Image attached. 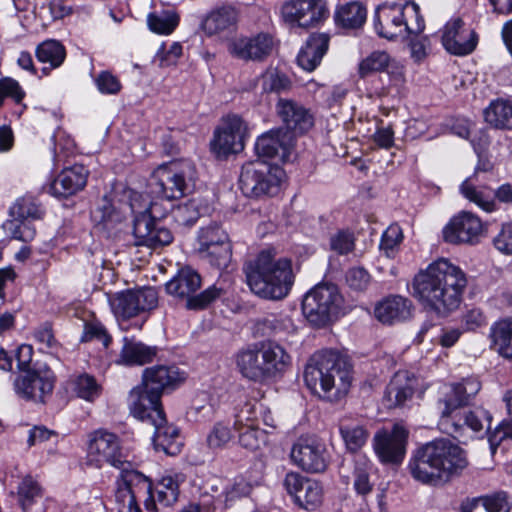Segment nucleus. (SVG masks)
<instances>
[{"mask_svg":"<svg viewBox=\"0 0 512 512\" xmlns=\"http://www.w3.org/2000/svg\"><path fill=\"white\" fill-rule=\"evenodd\" d=\"M467 284L459 266L440 258L414 276L413 296L425 309L447 316L460 306Z\"/></svg>","mask_w":512,"mask_h":512,"instance_id":"f257e3e1","label":"nucleus"},{"mask_svg":"<svg viewBox=\"0 0 512 512\" xmlns=\"http://www.w3.org/2000/svg\"><path fill=\"white\" fill-rule=\"evenodd\" d=\"M469 465L467 454L446 438L422 444L408 462L411 477L424 485L438 486L460 475Z\"/></svg>","mask_w":512,"mask_h":512,"instance_id":"f03ea898","label":"nucleus"},{"mask_svg":"<svg viewBox=\"0 0 512 512\" xmlns=\"http://www.w3.org/2000/svg\"><path fill=\"white\" fill-rule=\"evenodd\" d=\"M307 388L319 397L337 401L347 394L351 384V365L348 358L337 350L315 352L304 370Z\"/></svg>","mask_w":512,"mask_h":512,"instance_id":"7ed1b4c3","label":"nucleus"},{"mask_svg":"<svg viewBox=\"0 0 512 512\" xmlns=\"http://www.w3.org/2000/svg\"><path fill=\"white\" fill-rule=\"evenodd\" d=\"M480 389V382L474 378L464 379L460 383L447 386V391L440 400L443 408L439 426L443 432L457 438L461 435L464 426L474 432H479L485 427L489 428L492 417L487 410L478 407L464 413L460 411V408L467 405Z\"/></svg>","mask_w":512,"mask_h":512,"instance_id":"20e7f679","label":"nucleus"},{"mask_svg":"<svg viewBox=\"0 0 512 512\" xmlns=\"http://www.w3.org/2000/svg\"><path fill=\"white\" fill-rule=\"evenodd\" d=\"M275 256L274 249L262 250L243 268L251 291L264 299L286 297L294 282L291 261L288 258L275 259Z\"/></svg>","mask_w":512,"mask_h":512,"instance_id":"39448f33","label":"nucleus"},{"mask_svg":"<svg viewBox=\"0 0 512 512\" xmlns=\"http://www.w3.org/2000/svg\"><path fill=\"white\" fill-rule=\"evenodd\" d=\"M123 204L125 211L135 215L133 220L134 245L148 248H159L173 241L172 232L156 221V198L149 193H141L131 189L124 191Z\"/></svg>","mask_w":512,"mask_h":512,"instance_id":"423d86ee","label":"nucleus"},{"mask_svg":"<svg viewBox=\"0 0 512 512\" xmlns=\"http://www.w3.org/2000/svg\"><path fill=\"white\" fill-rule=\"evenodd\" d=\"M236 364L240 373L262 382L282 375L291 364V357L275 341H261L238 352Z\"/></svg>","mask_w":512,"mask_h":512,"instance_id":"0eeeda50","label":"nucleus"},{"mask_svg":"<svg viewBox=\"0 0 512 512\" xmlns=\"http://www.w3.org/2000/svg\"><path fill=\"white\" fill-rule=\"evenodd\" d=\"M373 23L378 36L388 40L411 38L425 28L420 8L415 2L383 3L377 7Z\"/></svg>","mask_w":512,"mask_h":512,"instance_id":"6e6552de","label":"nucleus"},{"mask_svg":"<svg viewBox=\"0 0 512 512\" xmlns=\"http://www.w3.org/2000/svg\"><path fill=\"white\" fill-rule=\"evenodd\" d=\"M196 178V168L191 161H172L154 171L148 185L149 193L158 200H177L193 191Z\"/></svg>","mask_w":512,"mask_h":512,"instance_id":"1a4fd4ad","label":"nucleus"},{"mask_svg":"<svg viewBox=\"0 0 512 512\" xmlns=\"http://www.w3.org/2000/svg\"><path fill=\"white\" fill-rule=\"evenodd\" d=\"M118 469L123 482L116 494L120 512H157L148 477L133 469L128 461Z\"/></svg>","mask_w":512,"mask_h":512,"instance_id":"9d476101","label":"nucleus"},{"mask_svg":"<svg viewBox=\"0 0 512 512\" xmlns=\"http://www.w3.org/2000/svg\"><path fill=\"white\" fill-rule=\"evenodd\" d=\"M201 276L191 267H182L175 276L165 284L168 294L185 300L189 310L205 309L210 303L220 298L225 290L214 284L204 291L195 294L201 287Z\"/></svg>","mask_w":512,"mask_h":512,"instance_id":"9b49d317","label":"nucleus"},{"mask_svg":"<svg viewBox=\"0 0 512 512\" xmlns=\"http://www.w3.org/2000/svg\"><path fill=\"white\" fill-rule=\"evenodd\" d=\"M284 171L266 161L255 160L242 166L239 188L247 197L273 196L279 191Z\"/></svg>","mask_w":512,"mask_h":512,"instance_id":"f8f14e48","label":"nucleus"},{"mask_svg":"<svg viewBox=\"0 0 512 512\" xmlns=\"http://www.w3.org/2000/svg\"><path fill=\"white\" fill-rule=\"evenodd\" d=\"M343 298L334 284L322 283L307 292L302 301L306 319L316 327H323L338 316Z\"/></svg>","mask_w":512,"mask_h":512,"instance_id":"ddd939ff","label":"nucleus"},{"mask_svg":"<svg viewBox=\"0 0 512 512\" xmlns=\"http://www.w3.org/2000/svg\"><path fill=\"white\" fill-rule=\"evenodd\" d=\"M109 302L114 315L125 320L154 309L158 303V294L152 287L128 289L116 293Z\"/></svg>","mask_w":512,"mask_h":512,"instance_id":"4468645a","label":"nucleus"},{"mask_svg":"<svg viewBox=\"0 0 512 512\" xmlns=\"http://www.w3.org/2000/svg\"><path fill=\"white\" fill-rule=\"evenodd\" d=\"M479 42V35L461 17H452L441 30V43L451 55L464 57L472 54Z\"/></svg>","mask_w":512,"mask_h":512,"instance_id":"2eb2a0df","label":"nucleus"},{"mask_svg":"<svg viewBox=\"0 0 512 512\" xmlns=\"http://www.w3.org/2000/svg\"><path fill=\"white\" fill-rule=\"evenodd\" d=\"M88 460L98 468L105 464L116 468L127 465L118 436L104 429L96 430L90 435Z\"/></svg>","mask_w":512,"mask_h":512,"instance_id":"dca6fc26","label":"nucleus"},{"mask_svg":"<svg viewBox=\"0 0 512 512\" xmlns=\"http://www.w3.org/2000/svg\"><path fill=\"white\" fill-rule=\"evenodd\" d=\"M328 13L324 0H287L281 7L284 21L302 28L317 26Z\"/></svg>","mask_w":512,"mask_h":512,"instance_id":"f3484780","label":"nucleus"},{"mask_svg":"<svg viewBox=\"0 0 512 512\" xmlns=\"http://www.w3.org/2000/svg\"><path fill=\"white\" fill-rule=\"evenodd\" d=\"M291 459L302 470L319 473L327 468V451L323 442L315 436H301L294 443Z\"/></svg>","mask_w":512,"mask_h":512,"instance_id":"a211bd4d","label":"nucleus"},{"mask_svg":"<svg viewBox=\"0 0 512 512\" xmlns=\"http://www.w3.org/2000/svg\"><path fill=\"white\" fill-rule=\"evenodd\" d=\"M54 388V374L48 369L26 370L14 380L15 393L22 399L43 403Z\"/></svg>","mask_w":512,"mask_h":512,"instance_id":"6ab92c4d","label":"nucleus"},{"mask_svg":"<svg viewBox=\"0 0 512 512\" xmlns=\"http://www.w3.org/2000/svg\"><path fill=\"white\" fill-rule=\"evenodd\" d=\"M247 126L238 115H228L223 119L222 126L215 131L211 143L213 151L218 156L226 157L232 153H239L244 148Z\"/></svg>","mask_w":512,"mask_h":512,"instance_id":"aec40b11","label":"nucleus"},{"mask_svg":"<svg viewBox=\"0 0 512 512\" xmlns=\"http://www.w3.org/2000/svg\"><path fill=\"white\" fill-rule=\"evenodd\" d=\"M476 176L466 178L460 185V193L470 202L475 203L486 212L495 211L497 206L495 199L503 203H512V186L508 183L501 185L496 190L485 186L475 185Z\"/></svg>","mask_w":512,"mask_h":512,"instance_id":"412c9836","label":"nucleus"},{"mask_svg":"<svg viewBox=\"0 0 512 512\" xmlns=\"http://www.w3.org/2000/svg\"><path fill=\"white\" fill-rule=\"evenodd\" d=\"M284 487L288 494L293 497L294 502L306 510H314L322 502L323 489L321 484L297 472L286 474Z\"/></svg>","mask_w":512,"mask_h":512,"instance_id":"4be33fe9","label":"nucleus"},{"mask_svg":"<svg viewBox=\"0 0 512 512\" xmlns=\"http://www.w3.org/2000/svg\"><path fill=\"white\" fill-rule=\"evenodd\" d=\"M407 437V430L394 424L391 431L381 430L376 433L374 450L382 462L399 463L405 455Z\"/></svg>","mask_w":512,"mask_h":512,"instance_id":"5701e85b","label":"nucleus"},{"mask_svg":"<svg viewBox=\"0 0 512 512\" xmlns=\"http://www.w3.org/2000/svg\"><path fill=\"white\" fill-rule=\"evenodd\" d=\"M481 231L480 218L471 212L462 211L444 227L443 238L451 244H473L478 240Z\"/></svg>","mask_w":512,"mask_h":512,"instance_id":"b1692460","label":"nucleus"},{"mask_svg":"<svg viewBox=\"0 0 512 512\" xmlns=\"http://www.w3.org/2000/svg\"><path fill=\"white\" fill-rule=\"evenodd\" d=\"M161 395L144 387L142 384L134 388L129 395L130 413L141 421L153 422L162 421L164 414Z\"/></svg>","mask_w":512,"mask_h":512,"instance_id":"393cba45","label":"nucleus"},{"mask_svg":"<svg viewBox=\"0 0 512 512\" xmlns=\"http://www.w3.org/2000/svg\"><path fill=\"white\" fill-rule=\"evenodd\" d=\"M272 49L273 39L266 33L236 38L228 46L232 56L244 61H263L271 54Z\"/></svg>","mask_w":512,"mask_h":512,"instance_id":"a878e982","label":"nucleus"},{"mask_svg":"<svg viewBox=\"0 0 512 512\" xmlns=\"http://www.w3.org/2000/svg\"><path fill=\"white\" fill-rule=\"evenodd\" d=\"M277 114L283 122L285 131L292 134H303L312 128L314 118L310 111L302 104L291 100L280 98L276 105Z\"/></svg>","mask_w":512,"mask_h":512,"instance_id":"bb28decb","label":"nucleus"},{"mask_svg":"<svg viewBox=\"0 0 512 512\" xmlns=\"http://www.w3.org/2000/svg\"><path fill=\"white\" fill-rule=\"evenodd\" d=\"M293 141V134L282 128L270 130L258 137L255 143V151L259 157L279 158L285 161L289 157Z\"/></svg>","mask_w":512,"mask_h":512,"instance_id":"cd10ccee","label":"nucleus"},{"mask_svg":"<svg viewBox=\"0 0 512 512\" xmlns=\"http://www.w3.org/2000/svg\"><path fill=\"white\" fill-rule=\"evenodd\" d=\"M185 380L184 372L174 365H155L143 370L142 384L162 396L167 389H174Z\"/></svg>","mask_w":512,"mask_h":512,"instance_id":"c85d7f7f","label":"nucleus"},{"mask_svg":"<svg viewBox=\"0 0 512 512\" xmlns=\"http://www.w3.org/2000/svg\"><path fill=\"white\" fill-rule=\"evenodd\" d=\"M87 177L88 170L83 165L65 168L51 182L48 192L57 198H68L86 186Z\"/></svg>","mask_w":512,"mask_h":512,"instance_id":"c756f323","label":"nucleus"},{"mask_svg":"<svg viewBox=\"0 0 512 512\" xmlns=\"http://www.w3.org/2000/svg\"><path fill=\"white\" fill-rule=\"evenodd\" d=\"M415 386L416 379L408 371L395 373L385 391V406L389 409L404 406L412 398Z\"/></svg>","mask_w":512,"mask_h":512,"instance_id":"7c9ffc66","label":"nucleus"},{"mask_svg":"<svg viewBox=\"0 0 512 512\" xmlns=\"http://www.w3.org/2000/svg\"><path fill=\"white\" fill-rule=\"evenodd\" d=\"M382 71H387L396 83L403 81V66L395 62L385 51H374L359 63L358 73L360 78Z\"/></svg>","mask_w":512,"mask_h":512,"instance_id":"2f4dec72","label":"nucleus"},{"mask_svg":"<svg viewBox=\"0 0 512 512\" xmlns=\"http://www.w3.org/2000/svg\"><path fill=\"white\" fill-rule=\"evenodd\" d=\"M374 314L383 324L404 322L411 317L412 302L399 295L389 296L376 305Z\"/></svg>","mask_w":512,"mask_h":512,"instance_id":"473e14b6","label":"nucleus"},{"mask_svg":"<svg viewBox=\"0 0 512 512\" xmlns=\"http://www.w3.org/2000/svg\"><path fill=\"white\" fill-rule=\"evenodd\" d=\"M329 46V37L324 33L312 34L297 56L300 67L306 71H313L321 62Z\"/></svg>","mask_w":512,"mask_h":512,"instance_id":"72a5a7b5","label":"nucleus"},{"mask_svg":"<svg viewBox=\"0 0 512 512\" xmlns=\"http://www.w3.org/2000/svg\"><path fill=\"white\" fill-rule=\"evenodd\" d=\"M151 424L155 429L152 438L155 450H161L168 455L178 454L181 450L179 429L167 422L165 413L162 414V421H156L155 419Z\"/></svg>","mask_w":512,"mask_h":512,"instance_id":"f704fd0d","label":"nucleus"},{"mask_svg":"<svg viewBox=\"0 0 512 512\" xmlns=\"http://www.w3.org/2000/svg\"><path fill=\"white\" fill-rule=\"evenodd\" d=\"M238 13L232 6H222L211 11L202 21L201 27L207 36L231 31L236 27Z\"/></svg>","mask_w":512,"mask_h":512,"instance_id":"c9c22d12","label":"nucleus"},{"mask_svg":"<svg viewBox=\"0 0 512 512\" xmlns=\"http://www.w3.org/2000/svg\"><path fill=\"white\" fill-rule=\"evenodd\" d=\"M158 352L156 346H149L134 337H124L118 363L128 366L144 365L153 361Z\"/></svg>","mask_w":512,"mask_h":512,"instance_id":"e433bc0d","label":"nucleus"},{"mask_svg":"<svg viewBox=\"0 0 512 512\" xmlns=\"http://www.w3.org/2000/svg\"><path fill=\"white\" fill-rule=\"evenodd\" d=\"M485 121L495 129L512 130V100L498 98L484 110Z\"/></svg>","mask_w":512,"mask_h":512,"instance_id":"4c0bfd02","label":"nucleus"},{"mask_svg":"<svg viewBox=\"0 0 512 512\" xmlns=\"http://www.w3.org/2000/svg\"><path fill=\"white\" fill-rule=\"evenodd\" d=\"M367 17V10L360 2L353 1L339 6L334 15L335 23L345 29L362 27Z\"/></svg>","mask_w":512,"mask_h":512,"instance_id":"58836bf2","label":"nucleus"},{"mask_svg":"<svg viewBox=\"0 0 512 512\" xmlns=\"http://www.w3.org/2000/svg\"><path fill=\"white\" fill-rule=\"evenodd\" d=\"M185 480L186 477L183 473H173L162 476L155 486L158 502L166 507L176 503L180 493V485L183 484Z\"/></svg>","mask_w":512,"mask_h":512,"instance_id":"ea45409f","label":"nucleus"},{"mask_svg":"<svg viewBox=\"0 0 512 512\" xmlns=\"http://www.w3.org/2000/svg\"><path fill=\"white\" fill-rule=\"evenodd\" d=\"M490 338L500 355L512 359V318L495 322L490 329Z\"/></svg>","mask_w":512,"mask_h":512,"instance_id":"a19ab883","label":"nucleus"},{"mask_svg":"<svg viewBox=\"0 0 512 512\" xmlns=\"http://www.w3.org/2000/svg\"><path fill=\"white\" fill-rule=\"evenodd\" d=\"M461 512H509L507 494L498 492L463 504Z\"/></svg>","mask_w":512,"mask_h":512,"instance_id":"79ce46f5","label":"nucleus"},{"mask_svg":"<svg viewBox=\"0 0 512 512\" xmlns=\"http://www.w3.org/2000/svg\"><path fill=\"white\" fill-rule=\"evenodd\" d=\"M339 432L346 448L351 452H357L361 449L369 436L364 426L346 421L340 422Z\"/></svg>","mask_w":512,"mask_h":512,"instance_id":"37998d69","label":"nucleus"},{"mask_svg":"<svg viewBox=\"0 0 512 512\" xmlns=\"http://www.w3.org/2000/svg\"><path fill=\"white\" fill-rule=\"evenodd\" d=\"M371 462L364 456H358L354 461L353 487L358 495L366 496L373 489L370 482Z\"/></svg>","mask_w":512,"mask_h":512,"instance_id":"c03bdc74","label":"nucleus"},{"mask_svg":"<svg viewBox=\"0 0 512 512\" xmlns=\"http://www.w3.org/2000/svg\"><path fill=\"white\" fill-rule=\"evenodd\" d=\"M265 332L287 340L290 335L296 332V327L291 318L282 315H268L261 320Z\"/></svg>","mask_w":512,"mask_h":512,"instance_id":"a18cd8bd","label":"nucleus"},{"mask_svg":"<svg viewBox=\"0 0 512 512\" xmlns=\"http://www.w3.org/2000/svg\"><path fill=\"white\" fill-rule=\"evenodd\" d=\"M36 57L40 62L50 64L51 68H57L63 63L66 51L60 42L46 40L38 45Z\"/></svg>","mask_w":512,"mask_h":512,"instance_id":"49530a36","label":"nucleus"},{"mask_svg":"<svg viewBox=\"0 0 512 512\" xmlns=\"http://www.w3.org/2000/svg\"><path fill=\"white\" fill-rule=\"evenodd\" d=\"M236 429L239 432L240 445L247 450L256 451L267 442L266 432L259 429V425L246 423V426H240V428Z\"/></svg>","mask_w":512,"mask_h":512,"instance_id":"de8ad7c7","label":"nucleus"},{"mask_svg":"<svg viewBox=\"0 0 512 512\" xmlns=\"http://www.w3.org/2000/svg\"><path fill=\"white\" fill-rule=\"evenodd\" d=\"M93 215L98 222L113 226L125 220L126 211L123 205L117 208L107 197H104Z\"/></svg>","mask_w":512,"mask_h":512,"instance_id":"09e8293b","label":"nucleus"},{"mask_svg":"<svg viewBox=\"0 0 512 512\" xmlns=\"http://www.w3.org/2000/svg\"><path fill=\"white\" fill-rule=\"evenodd\" d=\"M43 213L39 203L32 196L19 198L10 208L11 216L18 220L40 219Z\"/></svg>","mask_w":512,"mask_h":512,"instance_id":"8fccbe9b","label":"nucleus"},{"mask_svg":"<svg viewBox=\"0 0 512 512\" xmlns=\"http://www.w3.org/2000/svg\"><path fill=\"white\" fill-rule=\"evenodd\" d=\"M200 254L206 259L212 266L218 269H225L228 267L231 257V245L228 242L221 243L216 246H210L209 248L200 251Z\"/></svg>","mask_w":512,"mask_h":512,"instance_id":"3c124183","label":"nucleus"},{"mask_svg":"<svg viewBox=\"0 0 512 512\" xmlns=\"http://www.w3.org/2000/svg\"><path fill=\"white\" fill-rule=\"evenodd\" d=\"M199 252L210 246L228 242V235L217 224L201 228L198 235Z\"/></svg>","mask_w":512,"mask_h":512,"instance_id":"603ef678","label":"nucleus"},{"mask_svg":"<svg viewBox=\"0 0 512 512\" xmlns=\"http://www.w3.org/2000/svg\"><path fill=\"white\" fill-rule=\"evenodd\" d=\"M262 88L266 92H282L291 86L290 79L276 69L267 70L262 76Z\"/></svg>","mask_w":512,"mask_h":512,"instance_id":"864d4df0","label":"nucleus"},{"mask_svg":"<svg viewBox=\"0 0 512 512\" xmlns=\"http://www.w3.org/2000/svg\"><path fill=\"white\" fill-rule=\"evenodd\" d=\"M74 391L80 398L93 401L100 395V386L93 376L82 374L74 380Z\"/></svg>","mask_w":512,"mask_h":512,"instance_id":"5fc2aeb1","label":"nucleus"},{"mask_svg":"<svg viewBox=\"0 0 512 512\" xmlns=\"http://www.w3.org/2000/svg\"><path fill=\"white\" fill-rule=\"evenodd\" d=\"M147 22L151 31L158 34L168 35L172 33L177 26L178 17L175 14L169 13H151L148 15Z\"/></svg>","mask_w":512,"mask_h":512,"instance_id":"6e6d98bb","label":"nucleus"},{"mask_svg":"<svg viewBox=\"0 0 512 512\" xmlns=\"http://www.w3.org/2000/svg\"><path fill=\"white\" fill-rule=\"evenodd\" d=\"M200 206L196 199H190L186 203L179 205L174 210V218L184 226L193 225L200 217Z\"/></svg>","mask_w":512,"mask_h":512,"instance_id":"4d7b16f0","label":"nucleus"},{"mask_svg":"<svg viewBox=\"0 0 512 512\" xmlns=\"http://www.w3.org/2000/svg\"><path fill=\"white\" fill-rule=\"evenodd\" d=\"M41 496V488L30 476H26L18 487L19 502L23 510H27L36 497Z\"/></svg>","mask_w":512,"mask_h":512,"instance_id":"13d9d810","label":"nucleus"},{"mask_svg":"<svg viewBox=\"0 0 512 512\" xmlns=\"http://www.w3.org/2000/svg\"><path fill=\"white\" fill-rule=\"evenodd\" d=\"M92 340H98L102 343L104 348H108L112 338L107 333L105 327L100 322H88L84 325L83 335L81 337L82 342H88Z\"/></svg>","mask_w":512,"mask_h":512,"instance_id":"bf43d9fd","label":"nucleus"},{"mask_svg":"<svg viewBox=\"0 0 512 512\" xmlns=\"http://www.w3.org/2000/svg\"><path fill=\"white\" fill-rule=\"evenodd\" d=\"M403 234L399 225H390L383 233L380 241L379 248L384 251L387 257H390L394 249L402 241Z\"/></svg>","mask_w":512,"mask_h":512,"instance_id":"052dcab7","label":"nucleus"},{"mask_svg":"<svg viewBox=\"0 0 512 512\" xmlns=\"http://www.w3.org/2000/svg\"><path fill=\"white\" fill-rule=\"evenodd\" d=\"M354 236L351 232L341 230L335 233L330 238V248L334 252L345 255L354 249Z\"/></svg>","mask_w":512,"mask_h":512,"instance_id":"680f3d73","label":"nucleus"},{"mask_svg":"<svg viewBox=\"0 0 512 512\" xmlns=\"http://www.w3.org/2000/svg\"><path fill=\"white\" fill-rule=\"evenodd\" d=\"M95 83L102 94H117L122 88L119 79L109 71L100 72L95 78Z\"/></svg>","mask_w":512,"mask_h":512,"instance_id":"e2e57ef3","label":"nucleus"},{"mask_svg":"<svg viewBox=\"0 0 512 512\" xmlns=\"http://www.w3.org/2000/svg\"><path fill=\"white\" fill-rule=\"evenodd\" d=\"M346 282L351 289L363 291L370 282V276L363 268H351L346 273Z\"/></svg>","mask_w":512,"mask_h":512,"instance_id":"0e129e2a","label":"nucleus"},{"mask_svg":"<svg viewBox=\"0 0 512 512\" xmlns=\"http://www.w3.org/2000/svg\"><path fill=\"white\" fill-rule=\"evenodd\" d=\"M262 410V406L246 403L236 415L235 428L246 426V423H253L256 426L259 425L257 414L258 412L261 413Z\"/></svg>","mask_w":512,"mask_h":512,"instance_id":"69168bd1","label":"nucleus"},{"mask_svg":"<svg viewBox=\"0 0 512 512\" xmlns=\"http://www.w3.org/2000/svg\"><path fill=\"white\" fill-rule=\"evenodd\" d=\"M230 439V429L222 423H217L209 433L207 437V443L211 448H220L228 443Z\"/></svg>","mask_w":512,"mask_h":512,"instance_id":"338daca9","label":"nucleus"},{"mask_svg":"<svg viewBox=\"0 0 512 512\" xmlns=\"http://www.w3.org/2000/svg\"><path fill=\"white\" fill-rule=\"evenodd\" d=\"M496 249L505 254H512V222L504 224L500 233L494 238Z\"/></svg>","mask_w":512,"mask_h":512,"instance_id":"774afa93","label":"nucleus"}]
</instances>
